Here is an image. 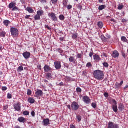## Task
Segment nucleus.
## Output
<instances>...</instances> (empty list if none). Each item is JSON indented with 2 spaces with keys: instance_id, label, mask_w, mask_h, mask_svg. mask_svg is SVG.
<instances>
[{
  "instance_id": "1",
  "label": "nucleus",
  "mask_w": 128,
  "mask_h": 128,
  "mask_svg": "<svg viewBox=\"0 0 128 128\" xmlns=\"http://www.w3.org/2000/svg\"><path fill=\"white\" fill-rule=\"evenodd\" d=\"M94 78L97 80H102L104 78V74L102 71L100 70H96L94 72Z\"/></svg>"
},
{
  "instance_id": "2",
  "label": "nucleus",
  "mask_w": 128,
  "mask_h": 128,
  "mask_svg": "<svg viewBox=\"0 0 128 128\" xmlns=\"http://www.w3.org/2000/svg\"><path fill=\"white\" fill-rule=\"evenodd\" d=\"M10 32L12 34V35L14 38L18 36V29L16 28H11Z\"/></svg>"
},
{
  "instance_id": "3",
  "label": "nucleus",
  "mask_w": 128,
  "mask_h": 128,
  "mask_svg": "<svg viewBox=\"0 0 128 128\" xmlns=\"http://www.w3.org/2000/svg\"><path fill=\"white\" fill-rule=\"evenodd\" d=\"M112 102L114 104V105H112V110L114 112H118V102H116L115 100H112Z\"/></svg>"
},
{
  "instance_id": "4",
  "label": "nucleus",
  "mask_w": 128,
  "mask_h": 128,
  "mask_svg": "<svg viewBox=\"0 0 128 128\" xmlns=\"http://www.w3.org/2000/svg\"><path fill=\"white\" fill-rule=\"evenodd\" d=\"M107 128H120V126L116 124L110 122L108 124V126Z\"/></svg>"
},
{
  "instance_id": "5",
  "label": "nucleus",
  "mask_w": 128,
  "mask_h": 128,
  "mask_svg": "<svg viewBox=\"0 0 128 128\" xmlns=\"http://www.w3.org/2000/svg\"><path fill=\"white\" fill-rule=\"evenodd\" d=\"M48 16H49V18H50L53 22H58V17L56 16V14H54V13H49L48 14Z\"/></svg>"
},
{
  "instance_id": "6",
  "label": "nucleus",
  "mask_w": 128,
  "mask_h": 128,
  "mask_svg": "<svg viewBox=\"0 0 128 128\" xmlns=\"http://www.w3.org/2000/svg\"><path fill=\"white\" fill-rule=\"evenodd\" d=\"M71 108L72 110H78L80 108V106L76 102H73L72 104Z\"/></svg>"
},
{
  "instance_id": "7",
  "label": "nucleus",
  "mask_w": 128,
  "mask_h": 128,
  "mask_svg": "<svg viewBox=\"0 0 128 128\" xmlns=\"http://www.w3.org/2000/svg\"><path fill=\"white\" fill-rule=\"evenodd\" d=\"M82 100L86 104H90L92 102L90 98H88V96H84L83 97Z\"/></svg>"
},
{
  "instance_id": "8",
  "label": "nucleus",
  "mask_w": 128,
  "mask_h": 128,
  "mask_svg": "<svg viewBox=\"0 0 128 128\" xmlns=\"http://www.w3.org/2000/svg\"><path fill=\"white\" fill-rule=\"evenodd\" d=\"M14 108L17 112H20L21 110L20 103V102L16 103L14 105Z\"/></svg>"
},
{
  "instance_id": "9",
  "label": "nucleus",
  "mask_w": 128,
  "mask_h": 128,
  "mask_svg": "<svg viewBox=\"0 0 128 128\" xmlns=\"http://www.w3.org/2000/svg\"><path fill=\"white\" fill-rule=\"evenodd\" d=\"M23 56L26 58V60H28L30 58V52H25L23 53Z\"/></svg>"
},
{
  "instance_id": "10",
  "label": "nucleus",
  "mask_w": 128,
  "mask_h": 128,
  "mask_svg": "<svg viewBox=\"0 0 128 128\" xmlns=\"http://www.w3.org/2000/svg\"><path fill=\"white\" fill-rule=\"evenodd\" d=\"M42 124H44V126H48L50 124V119H44L42 122Z\"/></svg>"
},
{
  "instance_id": "11",
  "label": "nucleus",
  "mask_w": 128,
  "mask_h": 128,
  "mask_svg": "<svg viewBox=\"0 0 128 128\" xmlns=\"http://www.w3.org/2000/svg\"><path fill=\"white\" fill-rule=\"evenodd\" d=\"M54 66L56 70H60V68H62V65L60 64V62H55Z\"/></svg>"
},
{
  "instance_id": "12",
  "label": "nucleus",
  "mask_w": 128,
  "mask_h": 128,
  "mask_svg": "<svg viewBox=\"0 0 128 128\" xmlns=\"http://www.w3.org/2000/svg\"><path fill=\"white\" fill-rule=\"evenodd\" d=\"M118 56H120V53L116 50L114 51L112 54V58H118Z\"/></svg>"
},
{
  "instance_id": "13",
  "label": "nucleus",
  "mask_w": 128,
  "mask_h": 128,
  "mask_svg": "<svg viewBox=\"0 0 128 128\" xmlns=\"http://www.w3.org/2000/svg\"><path fill=\"white\" fill-rule=\"evenodd\" d=\"M36 94L37 96H42L44 94V92L41 90H38L36 92Z\"/></svg>"
},
{
  "instance_id": "14",
  "label": "nucleus",
  "mask_w": 128,
  "mask_h": 128,
  "mask_svg": "<svg viewBox=\"0 0 128 128\" xmlns=\"http://www.w3.org/2000/svg\"><path fill=\"white\" fill-rule=\"evenodd\" d=\"M118 109H119L120 111L121 112L124 110V104H120L118 106Z\"/></svg>"
},
{
  "instance_id": "15",
  "label": "nucleus",
  "mask_w": 128,
  "mask_h": 128,
  "mask_svg": "<svg viewBox=\"0 0 128 128\" xmlns=\"http://www.w3.org/2000/svg\"><path fill=\"white\" fill-rule=\"evenodd\" d=\"M94 59L96 60V62H100V57L98 55L96 54L94 56Z\"/></svg>"
},
{
  "instance_id": "16",
  "label": "nucleus",
  "mask_w": 128,
  "mask_h": 128,
  "mask_svg": "<svg viewBox=\"0 0 128 128\" xmlns=\"http://www.w3.org/2000/svg\"><path fill=\"white\" fill-rule=\"evenodd\" d=\"M66 82H74V79L72 78L68 77V76L65 77Z\"/></svg>"
},
{
  "instance_id": "17",
  "label": "nucleus",
  "mask_w": 128,
  "mask_h": 128,
  "mask_svg": "<svg viewBox=\"0 0 128 128\" xmlns=\"http://www.w3.org/2000/svg\"><path fill=\"white\" fill-rule=\"evenodd\" d=\"M16 6V3H14V2H12L9 4L8 7H9V8H10V10H12V8H14Z\"/></svg>"
},
{
  "instance_id": "18",
  "label": "nucleus",
  "mask_w": 128,
  "mask_h": 128,
  "mask_svg": "<svg viewBox=\"0 0 128 128\" xmlns=\"http://www.w3.org/2000/svg\"><path fill=\"white\" fill-rule=\"evenodd\" d=\"M44 70L46 72H48L50 70V66H48L46 65L44 66Z\"/></svg>"
},
{
  "instance_id": "19",
  "label": "nucleus",
  "mask_w": 128,
  "mask_h": 128,
  "mask_svg": "<svg viewBox=\"0 0 128 128\" xmlns=\"http://www.w3.org/2000/svg\"><path fill=\"white\" fill-rule=\"evenodd\" d=\"M28 102H30V104H34L36 102V100H34V99L32 98H28Z\"/></svg>"
},
{
  "instance_id": "20",
  "label": "nucleus",
  "mask_w": 128,
  "mask_h": 128,
  "mask_svg": "<svg viewBox=\"0 0 128 128\" xmlns=\"http://www.w3.org/2000/svg\"><path fill=\"white\" fill-rule=\"evenodd\" d=\"M18 122H22L23 124H24L26 122V118H24L23 117H20L18 118Z\"/></svg>"
},
{
  "instance_id": "21",
  "label": "nucleus",
  "mask_w": 128,
  "mask_h": 128,
  "mask_svg": "<svg viewBox=\"0 0 128 128\" xmlns=\"http://www.w3.org/2000/svg\"><path fill=\"white\" fill-rule=\"evenodd\" d=\"M46 78L48 80H52V74L48 73L46 74Z\"/></svg>"
},
{
  "instance_id": "22",
  "label": "nucleus",
  "mask_w": 128,
  "mask_h": 128,
  "mask_svg": "<svg viewBox=\"0 0 128 128\" xmlns=\"http://www.w3.org/2000/svg\"><path fill=\"white\" fill-rule=\"evenodd\" d=\"M10 24V22L8 20H4V24L6 26H8V24Z\"/></svg>"
},
{
  "instance_id": "23",
  "label": "nucleus",
  "mask_w": 128,
  "mask_h": 128,
  "mask_svg": "<svg viewBox=\"0 0 128 128\" xmlns=\"http://www.w3.org/2000/svg\"><path fill=\"white\" fill-rule=\"evenodd\" d=\"M98 26L100 28H104V23L102 22H98Z\"/></svg>"
},
{
  "instance_id": "24",
  "label": "nucleus",
  "mask_w": 128,
  "mask_h": 128,
  "mask_svg": "<svg viewBox=\"0 0 128 128\" xmlns=\"http://www.w3.org/2000/svg\"><path fill=\"white\" fill-rule=\"evenodd\" d=\"M78 33H75L72 35V38L74 40H76V38H78Z\"/></svg>"
},
{
  "instance_id": "25",
  "label": "nucleus",
  "mask_w": 128,
  "mask_h": 128,
  "mask_svg": "<svg viewBox=\"0 0 128 128\" xmlns=\"http://www.w3.org/2000/svg\"><path fill=\"white\" fill-rule=\"evenodd\" d=\"M121 40L122 42H128V39L126 38L124 36H123L121 38Z\"/></svg>"
},
{
  "instance_id": "26",
  "label": "nucleus",
  "mask_w": 128,
  "mask_h": 128,
  "mask_svg": "<svg viewBox=\"0 0 128 128\" xmlns=\"http://www.w3.org/2000/svg\"><path fill=\"white\" fill-rule=\"evenodd\" d=\"M34 20H40V15L38 14H36L35 16H34Z\"/></svg>"
},
{
  "instance_id": "27",
  "label": "nucleus",
  "mask_w": 128,
  "mask_h": 128,
  "mask_svg": "<svg viewBox=\"0 0 128 128\" xmlns=\"http://www.w3.org/2000/svg\"><path fill=\"white\" fill-rule=\"evenodd\" d=\"M27 12H29L30 14H32L34 12V10L30 8H27Z\"/></svg>"
},
{
  "instance_id": "28",
  "label": "nucleus",
  "mask_w": 128,
  "mask_h": 128,
  "mask_svg": "<svg viewBox=\"0 0 128 128\" xmlns=\"http://www.w3.org/2000/svg\"><path fill=\"white\" fill-rule=\"evenodd\" d=\"M59 18L60 20H64L66 17L62 14H61L59 16Z\"/></svg>"
},
{
  "instance_id": "29",
  "label": "nucleus",
  "mask_w": 128,
  "mask_h": 128,
  "mask_svg": "<svg viewBox=\"0 0 128 128\" xmlns=\"http://www.w3.org/2000/svg\"><path fill=\"white\" fill-rule=\"evenodd\" d=\"M75 60H76L74 59V57L70 56L69 58V62H75Z\"/></svg>"
},
{
  "instance_id": "30",
  "label": "nucleus",
  "mask_w": 128,
  "mask_h": 128,
  "mask_svg": "<svg viewBox=\"0 0 128 128\" xmlns=\"http://www.w3.org/2000/svg\"><path fill=\"white\" fill-rule=\"evenodd\" d=\"M105 8H106V6L102 5L99 6L98 10H104Z\"/></svg>"
},
{
  "instance_id": "31",
  "label": "nucleus",
  "mask_w": 128,
  "mask_h": 128,
  "mask_svg": "<svg viewBox=\"0 0 128 128\" xmlns=\"http://www.w3.org/2000/svg\"><path fill=\"white\" fill-rule=\"evenodd\" d=\"M37 14L40 16H42L44 14V11L40 10L37 12Z\"/></svg>"
},
{
  "instance_id": "32",
  "label": "nucleus",
  "mask_w": 128,
  "mask_h": 128,
  "mask_svg": "<svg viewBox=\"0 0 128 128\" xmlns=\"http://www.w3.org/2000/svg\"><path fill=\"white\" fill-rule=\"evenodd\" d=\"M6 32H1L0 33V36H1L2 38H6Z\"/></svg>"
},
{
  "instance_id": "33",
  "label": "nucleus",
  "mask_w": 128,
  "mask_h": 128,
  "mask_svg": "<svg viewBox=\"0 0 128 128\" xmlns=\"http://www.w3.org/2000/svg\"><path fill=\"white\" fill-rule=\"evenodd\" d=\"M24 70V67L20 66L18 68V72H22Z\"/></svg>"
},
{
  "instance_id": "34",
  "label": "nucleus",
  "mask_w": 128,
  "mask_h": 128,
  "mask_svg": "<svg viewBox=\"0 0 128 128\" xmlns=\"http://www.w3.org/2000/svg\"><path fill=\"white\" fill-rule=\"evenodd\" d=\"M124 8V5L120 4L118 7V10H122Z\"/></svg>"
},
{
  "instance_id": "35",
  "label": "nucleus",
  "mask_w": 128,
  "mask_h": 128,
  "mask_svg": "<svg viewBox=\"0 0 128 128\" xmlns=\"http://www.w3.org/2000/svg\"><path fill=\"white\" fill-rule=\"evenodd\" d=\"M76 118L78 122H81L82 120V116H76Z\"/></svg>"
},
{
  "instance_id": "36",
  "label": "nucleus",
  "mask_w": 128,
  "mask_h": 128,
  "mask_svg": "<svg viewBox=\"0 0 128 128\" xmlns=\"http://www.w3.org/2000/svg\"><path fill=\"white\" fill-rule=\"evenodd\" d=\"M92 106L93 108H96V103H92Z\"/></svg>"
},
{
  "instance_id": "37",
  "label": "nucleus",
  "mask_w": 128,
  "mask_h": 128,
  "mask_svg": "<svg viewBox=\"0 0 128 128\" xmlns=\"http://www.w3.org/2000/svg\"><path fill=\"white\" fill-rule=\"evenodd\" d=\"M102 38L103 42H108V38H105L104 36H102Z\"/></svg>"
},
{
  "instance_id": "38",
  "label": "nucleus",
  "mask_w": 128,
  "mask_h": 128,
  "mask_svg": "<svg viewBox=\"0 0 128 128\" xmlns=\"http://www.w3.org/2000/svg\"><path fill=\"white\" fill-rule=\"evenodd\" d=\"M23 114H24V116H29L30 115V112H28V111H24L23 112Z\"/></svg>"
},
{
  "instance_id": "39",
  "label": "nucleus",
  "mask_w": 128,
  "mask_h": 128,
  "mask_svg": "<svg viewBox=\"0 0 128 128\" xmlns=\"http://www.w3.org/2000/svg\"><path fill=\"white\" fill-rule=\"evenodd\" d=\"M56 52H60V54H62V52H64V50H62L60 48L57 49Z\"/></svg>"
},
{
  "instance_id": "40",
  "label": "nucleus",
  "mask_w": 128,
  "mask_h": 128,
  "mask_svg": "<svg viewBox=\"0 0 128 128\" xmlns=\"http://www.w3.org/2000/svg\"><path fill=\"white\" fill-rule=\"evenodd\" d=\"M12 94L8 93V98L9 100H10V98H12Z\"/></svg>"
},
{
  "instance_id": "41",
  "label": "nucleus",
  "mask_w": 128,
  "mask_h": 128,
  "mask_svg": "<svg viewBox=\"0 0 128 128\" xmlns=\"http://www.w3.org/2000/svg\"><path fill=\"white\" fill-rule=\"evenodd\" d=\"M86 66L87 68H92V64H90V62H88V64H86Z\"/></svg>"
},
{
  "instance_id": "42",
  "label": "nucleus",
  "mask_w": 128,
  "mask_h": 128,
  "mask_svg": "<svg viewBox=\"0 0 128 128\" xmlns=\"http://www.w3.org/2000/svg\"><path fill=\"white\" fill-rule=\"evenodd\" d=\"M12 10L13 12H15V10H18V7H16V6H14L12 8Z\"/></svg>"
},
{
  "instance_id": "43",
  "label": "nucleus",
  "mask_w": 128,
  "mask_h": 128,
  "mask_svg": "<svg viewBox=\"0 0 128 128\" xmlns=\"http://www.w3.org/2000/svg\"><path fill=\"white\" fill-rule=\"evenodd\" d=\"M28 96L32 95V90H30V89L28 90Z\"/></svg>"
},
{
  "instance_id": "44",
  "label": "nucleus",
  "mask_w": 128,
  "mask_h": 128,
  "mask_svg": "<svg viewBox=\"0 0 128 128\" xmlns=\"http://www.w3.org/2000/svg\"><path fill=\"white\" fill-rule=\"evenodd\" d=\"M76 92H82V88H76Z\"/></svg>"
},
{
  "instance_id": "45",
  "label": "nucleus",
  "mask_w": 128,
  "mask_h": 128,
  "mask_svg": "<svg viewBox=\"0 0 128 128\" xmlns=\"http://www.w3.org/2000/svg\"><path fill=\"white\" fill-rule=\"evenodd\" d=\"M58 0H51V2H52V4H54L58 2Z\"/></svg>"
},
{
  "instance_id": "46",
  "label": "nucleus",
  "mask_w": 128,
  "mask_h": 128,
  "mask_svg": "<svg viewBox=\"0 0 128 128\" xmlns=\"http://www.w3.org/2000/svg\"><path fill=\"white\" fill-rule=\"evenodd\" d=\"M104 66H105V68H108V64L107 62H104Z\"/></svg>"
},
{
  "instance_id": "47",
  "label": "nucleus",
  "mask_w": 128,
  "mask_h": 128,
  "mask_svg": "<svg viewBox=\"0 0 128 128\" xmlns=\"http://www.w3.org/2000/svg\"><path fill=\"white\" fill-rule=\"evenodd\" d=\"M78 10H82V6L80 4H78Z\"/></svg>"
},
{
  "instance_id": "48",
  "label": "nucleus",
  "mask_w": 128,
  "mask_h": 128,
  "mask_svg": "<svg viewBox=\"0 0 128 128\" xmlns=\"http://www.w3.org/2000/svg\"><path fill=\"white\" fill-rule=\"evenodd\" d=\"M68 10H72V5H69L67 6Z\"/></svg>"
},
{
  "instance_id": "49",
  "label": "nucleus",
  "mask_w": 128,
  "mask_h": 128,
  "mask_svg": "<svg viewBox=\"0 0 128 128\" xmlns=\"http://www.w3.org/2000/svg\"><path fill=\"white\" fill-rule=\"evenodd\" d=\"M31 114L32 116H33V118H34V116H36V112H34V111L32 112Z\"/></svg>"
},
{
  "instance_id": "50",
  "label": "nucleus",
  "mask_w": 128,
  "mask_h": 128,
  "mask_svg": "<svg viewBox=\"0 0 128 128\" xmlns=\"http://www.w3.org/2000/svg\"><path fill=\"white\" fill-rule=\"evenodd\" d=\"M45 28H48V30H52V28H50V26H48V25H46L45 26Z\"/></svg>"
},
{
  "instance_id": "51",
  "label": "nucleus",
  "mask_w": 128,
  "mask_h": 128,
  "mask_svg": "<svg viewBox=\"0 0 128 128\" xmlns=\"http://www.w3.org/2000/svg\"><path fill=\"white\" fill-rule=\"evenodd\" d=\"M6 90H8V88H6V86H3L2 88V90L6 91Z\"/></svg>"
},
{
  "instance_id": "52",
  "label": "nucleus",
  "mask_w": 128,
  "mask_h": 128,
  "mask_svg": "<svg viewBox=\"0 0 128 128\" xmlns=\"http://www.w3.org/2000/svg\"><path fill=\"white\" fill-rule=\"evenodd\" d=\"M104 96L105 98H108V93L105 92L104 94Z\"/></svg>"
},
{
  "instance_id": "53",
  "label": "nucleus",
  "mask_w": 128,
  "mask_h": 128,
  "mask_svg": "<svg viewBox=\"0 0 128 128\" xmlns=\"http://www.w3.org/2000/svg\"><path fill=\"white\" fill-rule=\"evenodd\" d=\"M77 58H82V54H78L77 56Z\"/></svg>"
},
{
  "instance_id": "54",
  "label": "nucleus",
  "mask_w": 128,
  "mask_h": 128,
  "mask_svg": "<svg viewBox=\"0 0 128 128\" xmlns=\"http://www.w3.org/2000/svg\"><path fill=\"white\" fill-rule=\"evenodd\" d=\"M30 18V15H29V16L27 15L26 16H25V18L26 20H28Z\"/></svg>"
},
{
  "instance_id": "55",
  "label": "nucleus",
  "mask_w": 128,
  "mask_h": 128,
  "mask_svg": "<svg viewBox=\"0 0 128 128\" xmlns=\"http://www.w3.org/2000/svg\"><path fill=\"white\" fill-rule=\"evenodd\" d=\"M40 2H42V4H46V0H41Z\"/></svg>"
},
{
  "instance_id": "56",
  "label": "nucleus",
  "mask_w": 128,
  "mask_h": 128,
  "mask_svg": "<svg viewBox=\"0 0 128 128\" xmlns=\"http://www.w3.org/2000/svg\"><path fill=\"white\" fill-rule=\"evenodd\" d=\"M122 84H124V81H122L120 83L118 84V86H122Z\"/></svg>"
},
{
  "instance_id": "57",
  "label": "nucleus",
  "mask_w": 128,
  "mask_h": 128,
  "mask_svg": "<svg viewBox=\"0 0 128 128\" xmlns=\"http://www.w3.org/2000/svg\"><path fill=\"white\" fill-rule=\"evenodd\" d=\"M92 56H94V52H90V58H92Z\"/></svg>"
},
{
  "instance_id": "58",
  "label": "nucleus",
  "mask_w": 128,
  "mask_h": 128,
  "mask_svg": "<svg viewBox=\"0 0 128 128\" xmlns=\"http://www.w3.org/2000/svg\"><path fill=\"white\" fill-rule=\"evenodd\" d=\"M102 56H105V58H106L108 56V54L106 53H104L102 54Z\"/></svg>"
},
{
  "instance_id": "59",
  "label": "nucleus",
  "mask_w": 128,
  "mask_h": 128,
  "mask_svg": "<svg viewBox=\"0 0 128 128\" xmlns=\"http://www.w3.org/2000/svg\"><path fill=\"white\" fill-rule=\"evenodd\" d=\"M64 6H68V3L66 2H64Z\"/></svg>"
},
{
  "instance_id": "60",
  "label": "nucleus",
  "mask_w": 128,
  "mask_h": 128,
  "mask_svg": "<svg viewBox=\"0 0 128 128\" xmlns=\"http://www.w3.org/2000/svg\"><path fill=\"white\" fill-rule=\"evenodd\" d=\"M70 128H76V126L74 124L70 125Z\"/></svg>"
},
{
  "instance_id": "61",
  "label": "nucleus",
  "mask_w": 128,
  "mask_h": 128,
  "mask_svg": "<svg viewBox=\"0 0 128 128\" xmlns=\"http://www.w3.org/2000/svg\"><path fill=\"white\" fill-rule=\"evenodd\" d=\"M37 68H38V70H42V66H38L37 67Z\"/></svg>"
},
{
  "instance_id": "62",
  "label": "nucleus",
  "mask_w": 128,
  "mask_h": 128,
  "mask_svg": "<svg viewBox=\"0 0 128 128\" xmlns=\"http://www.w3.org/2000/svg\"><path fill=\"white\" fill-rule=\"evenodd\" d=\"M106 36H107V40H110V38H111L110 36V35H107Z\"/></svg>"
},
{
  "instance_id": "63",
  "label": "nucleus",
  "mask_w": 128,
  "mask_h": 128,
  "mask_svg": "<svg viewBox=\"0 0 128 128\" xmlns=\"http://www.w3.org/2000/svg\"><path fill=\"white\" fill-rule=\"evenodd\" d=\"M60 40L61 42H63V40H64V38H60Z\"/></svg>"
},
{
  "instance_id": "64",
  "label": "nucleus",
  "mask_w": 128,
  "mask_h": 128,
  "mask_svg": "<svg viewBox=\"0 0 128 128\" xmlns=\"http://www.w3.org/2000/svg\"><path fill=\"white\" fill-rule=\"evenodd\" d=\"M2 46H0V52H2Z\"/></svg>"
}]
</instances>
